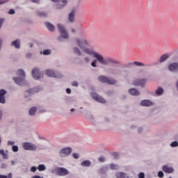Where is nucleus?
<instances>
[{
    "label": "nucleus",
    "mask_w": 178,
    "mask_h": 178,
    "mask_svg": "<svg viewBox=\"0 0 178 178\" xmlns=\"http://www.w3.org/2000/svg\"><path fill=\"white\" fill-rule=\"evenodd\" d=\"M76 44L77 45H79V47H80V48L82 49L83 52H86V54H88V55H92L94 58H97L98 62H99V63H101L102 65H109L111 63H112L113 65H119V63H120L119 60L113 58L108 57L105 59L104 56H102V55H101L100 54L97 53L90 49H87L88 43L86 42V40H76Z\"/></svg>",
    "instance_id": "1"
},
{
    "label": "nucleus",
    "mask_w": 178,
    "mask_h": 178,
    "mask_svg": "<svg viewBox=\"0 0 178 178\" xmlns=\"http://www.w3.org/2000/svg\"><path fill=\"white\" fill-rule=\"evenodd\" d=\"M18 76H21L22 78H13V80L18 86H23L24 84V77H26V73L23 70H19L17 72Z\"/></svg>",
    "instance_id": "2"
},
{
    "label": "nucleus",
    "mask_w": 178,
    "mask_h": 178,
    "mask_svg": "<svg viewBox=\"0 0 178 178\" xmlns=\"http://www.w3.org/2000/svg\"><path fill=\"white\" fill-rule=\"evenodd\" d=\"M98 80L100 81V83H107V84H116V80L111 78H108L105 76H99Z\"/></svg>",
    "instance_id": "3"
},
{
    "label": "nucleus",
    "mask_w": 178,
    "mask_h": 178,
    "mask_svg": "<svg viewBox=\"0 0 178 178\" xmlns=\"http://www.w3.org/2000/svg\"><path fill=\"white\" fill-rule=\"evenodd\" d=\"M51 1L57 3L56 5L57 9H63L64 6L67 5V0H51Z\"/></svg>",
    "instance_id": "4"
},
{
    "label": "nucleus",
    "mask_w": 178,
    "mask_h": 178,
    "mask_svg": "<svg viewBox=\"0 0 178 178\" xmlns=\"http://www.w3.org/2000/svg\"><path fill=\"white\" fill-rule=\"evenodd\" d=\"M32 76L35 80H40L42 77V73L38 68H33L32 70Z\"/></svg>",
    "instance_id": "5"
},
{
    "label": "nucleus",
    "mask_w": 178,
    "mask_h": 178,
    "mask_svg": "<svg viewBox=\"0 0 178 178\" xmlns=\"http://www.w3.org/2000/svg\"><path fill=\"white\" fill-rule=\"evenodd\" d=\"M57 26L58 29V31L61 34V37H63V38H69V34L66 31V29H65V26H63V25L60 24H58Z\"/></svg>",
    "instance_id": "6"
},
{
    "label": "nucleus",
    "mask_w": 178,
    "mask_h": 178,
    "mask_svg": "<svg viewBox=\"0 0 178 178\" xmlns=\"http://www.w3.org/2000/svg\"><path fill=\"white\" fill-rule=\"evenodd\" d=\"M56 172L58 176H66V175H69V170L64 168H57Z\"/></svg>",
    "instance_id": "7"
},
{
    "label": "nucleus",
    "mask_w": 178,
    "mask_h": 178,
    "mask_svg": "<svg viewBox=\"0 0 178 178\" xmlns=\"http://www.w3.org/2000/svg\"><path fill=\"white\" fill-rule=\"evenodd\" d=\"M23 148H24V149L29 150V151H35V149H37L35 145H34L33 143H24L23 144Z\"/></svg>",
    "instance_id": "8"
},
{
    "label": "nucleus",
    "mask_w": 178,
    "mask_h": 178,
    "mask_svg": "<svg viewBox=\"0 0 178 178\" xmlns=\"http://www.w3.org/2000/svg\"><path fill=\"white\" fill-rule=\"evenodd\" d=\"M70 154H72V148L70 147H65L62 149L60 152V155L61 156H67L68 155H70Z\"/></svg>",
    "instance_id": "9"
},
{
    "label": "nucleus",
    "mask_w": 178,
    "mask_h": 178,
    "mask_svg": "<svg viewBox=\"0 0 178 178\" xmlns=\"http://www.w3.org/2000/svg\"><path fill=\"white\" fill-rule=\"evenodd\" d=\"M46 74L49 77H56V79H60L62 77V75H59L51 70H46Z\"/></svg>",
    "instance_id": "10"
},
{
    "label": "nucleus",
    "mask_w": 178,
    "mask_h": 178,
    "mask_svg": "<svg viewBox=\"0 0 178 178\" xmlns=\"http://www.w3.org/2000/svg\"><path fill=\"white\" fill-rule=\"evenodd\" d=\"M77 12V8H72L70 13L68 15V20L71 23H74V16Z\"/></svg>",
    "instance_id": "11"
},
{
    "label": "nucleus",
    "mask_w": 178,
    "mask_h": 178,
    "mask_svg": "<svg viewBox=\"0 0 178 178\" xmlns=\"http://www.w3.org/2000/svg\"><path fill=\"white\" fill-rule=\"evenodd\" d=\"M92 97L95 99V101L100 102L101 104H105L106 102V100H105V99L102 98L101 96L95 93H92Z\"/></svg>",
    "instance_id": "12"
},
{
    "label": "nucleus",
    "mask_w": 178,
    "mask_h": 178,
    "mask_svg": "<svg viewBox=\"0 0 178 178\" xmlns=\"http://www.w3.org/2000/svg\"><path fill=\"white\" fill-rule=\"evenodd\" d=\"M5 95H6V90L3 89L0 90V104H5Z\"/></svg>",
    "instance_id": "13"
},
{
    "label": "nucleus",
    "mask_w": 178,
    "mask_h": 178,
    "mask_svg": "<svg viewBox=\"0 0 178 178\" xmlns=\"http://www.w3.org/2000/svg\"><path fill=\"white\" fill-rule=\"evenodd\" d=\"M146 81L145 79H136L134 81V86H140V87H144Z\"/></svg>",
    "instance_id": "14"
},
{
    "label": "nucleus",
    "mask_w": 178,
    "mask_h": 178,
    "mask_svg": "<svg viewBox=\"0 0 178 178\" xmlns=\"http://www.w3.org/2000/svg\"><path fill=\"white\" fill-rule=\"evenodd\" d=\"M127 66H129V67H131L133 66L143 67V66H145V64H144V63H143L141 62L135 61V62H129V63H128Z\"/></svg>",
    "instance_id": "15"
},
{
    "label": "nucleus",
    "mask_w": 178,
    "mask_h": 178,
    "mask_svg": "<svg viewBox=\"0 0 178 178\" xmlns=\"http://www.w3.org/2000/svg\"><path fill=\"white\" fill-rule=\"evenodd\" d=\"M168 69L170 72H178V63H174L170 64L168 66Z\"/></svg>",
    "instance_id": "16"
},
{
    "label": "nucleus",
    "mask_w": 178,
    "mask_h": 178,
    "mask_svg": "<svg viewBox=\"0 0 178 178\" xmlns=\"http://www.w3.org/2000/svg\"><path fill=\"white\" fill-rule=\"evenodd\" d=\"M162 169L165 173L170 174L175 172V169H173V168L169 167L168 165H163Z\"/></svg>",
    "instance_id": "17"
},
{
    "label": "nucleus",
    "mask_w": 178,
    "mask_h": 178,
    "mask_svg": "<svg viewBox=\"0 0 178 178\" xmlns=\"http://www.w3.org/2000/svg\"><path fill=\"white\" fill-rule=\"evenodd\" d=\"M140 105L141 106H152V102L148 99L142 100L140 102Z\"/></svg>",
    "instance_id": "18"
},
{
    "label": "nucleus",
    "mask_w": 178,
    "mask_h": 178,
    "mask_svg": "<svg viewBox=\"0 0 178 178\" xmlns=\"http://www.w3.org/2000/svg\"><path fill=\"white\" fill-rule=\"evenodd\" d=\"M115 177L117 178H129V176L124 172H118L115 174Z\"/></svg>",
    "instance_id": "19"
},
{
    "label": "nucleus",
    "mask_w": 178,
    "mask_h": 178,
    "mask_svg": "<svg viewBox=\"0 0 178 178\" xmlns=\"http://www.w3.org/2000/svg\"><path fill=\"white\" fill-rule=\"evenodd\" d=\"M11 45L17 48V49H19V48H20V41L19 40H14L12 42Z\"/></svg>",
    "instance_id": "20"
},
{
    "label": "nucleus",
    "mask_w": 178,
    "mask_h": 178,
    "mask_svg": "<svg viewBox=\"0 0 178 178\" xmlns=\"http://www.w3.org/2000/svg\"><path fill=\"white\" fill-rule=\"evenodd\" d=\"M129 93L131 95H140V92H138V90H137L136 88H131L129 90Z\"/></svg>",
    "instance_id": "21"
},
{
    "label": "nucleus",
    "mask_w": 178,
    "mask_h": 178,
    "mask_svg": "<svg viewBox=\"0 0 178 178\" xmlns=\"http://www.w3.org/2000/svg\"><path fill=\"white\" fill-rule=\"evenodd\" d=\"M46 26L49 31H54L55 30V26L49 22H46Z\"/></svg>",
    "instance_id": "22"
},
{
    "label": "nucleus",
    "mask_w": 178,
    "mask_h": 178,
    "mask_svg": "<svg viewBox=\"0 0 178 178\" xmlns=\"http://www.w3.org/2000/svg\"><path fill=\"white\" fill-rule=\"evenodd\" d=\"M81 166H86V167L90 166L91 165V161H88V160H85L81 163Z\"/></svg>",
    "instance_id": "23"
},
{
    "label": "nucleus",
    "mask_w": 178,
    "mask_h": 178,
    "mask_svg": "<svg viewBox=\"0 0 178 178\" xmlns=\"http://www.w3.org/2000/svg\"><path fill=\"white\" fill-rule=\"evenodd\" d=\"M156 95H162L163 94V88L159 87L156 90Z\"/></svg>",
    "instance_id": "24"
},
{
    "label": "nucleus",
    "mask_w": 178,
    "mask_h": 178,
    "mask_svg": "<svg viewBox=\"0 0 178 178\" xmlns=\"http://www.w3.org/2000/svg\"><path fill=\"white\" fill-rule=\"evenodd\" d=\"M169 58V55L168 54H163V56H161L160 58V62H165V60H166V59H168Z\"/></svg>",
    "instance_id": "25"
},
{
    "label": "nucleus",
    "mask_w": 178,
    "mask_h": 178,
    "mask_svg": "<svg viewBox=\"0 0 178 178\" xmlns=\"http://www.w3.org/2000/svg\"><path fill=\"white\" fill-rule=\"evenodd\" d=\"M35 112H37V108L32 107L29 109V115H32L35 114Z\"/></svg>",
    "instance_id": "26"
},
{
    "label": "nucleus",
    "mask_w": 178,
    "mask_h": 178,
    "mask_svg": "<svg viewBox=\"0 0 178 178\" xmlns=\"http://www.w3.org/2000/svg\"><path fill=\"white\" fill-rule=\"evenodd\" d=\"M74 52L75 55H78V56H81V51L77 47H74Z\"/></svg>",
    "instance_id": "27"
},
{
    "label": "nucleus",
    "mask_w": 178,
    "mask_h": 178,
    "mask_svg": "<svg viewBox=\"0 0 178 178\" xmlns=\"http://www.w3.org/2000/svg\"><path fill=\"white\" fill-rule=\"evenodd\" d=\"M110 168L112 169V170H118V169H119V166L114 163H111L110 165Z\"/></svg>",
    "instance_id": "28"
},
{
    "label": "nucleus",
    "mask_w": 178,
    "mask_h": 178,
    "mask_svg": "<svg viewBox=\"0 0 178 178\" xmlns=\"http://www.w3.org/2000/svg\"><path fill=\"white\" fill-rule=\"evenodd\" d=\"M35 92H38V90H35V89H30L26 92V94L30 95V94H35Z\"/></svg>",
    "instance_id": "29"
},
{
    "label": "nucleus",
    "mask_w": 178,
    "mask_h": 178,
    "mask_svg": "<svg viewBox=\"0 0 178 178\" xmlns=\"http://www.w3.org/2000/svg\"><path fill=\"white\" fill-rule=\"evenodd\" d=\"M38 169L41 172L42 170H45V165H39V166L38 167Z\"/></svg>",
    "instance_id": "30"
},
{
    "label": "nucleus",
    "mask_w": 178,
    "mask_h": 178,
    "mask_svg": "<svg viewBox=\"0 0 178 178\" xmlns=\"http://www.w3.org/2000/svg\"><path fill=\"white\" fill-rule=\"evenodd\" d=\"M12 150L13 151V152H17V151H19V147L16 145H13L12 147Z\"/></svg>",
    "instance_id": "31"
},
{
    "label": "nucleus",
    "mask_w": 178,
    "mask_h": 178,
    "mask_svg": "<svg viewBox=\"0 0 178 178\" xmlns=\"http://www.w3.org/2000/svg\"><path fill=\"white\" fill-rule=\"evenodd\" d=\"M170 146L172 147H178L177 141H174V142L171 143Z\"/></svg>",
    "instance_id": "32"
},
{
    "label": "nucleus",
    "mask_w": 178,
    "mask_h": 178,
    "mask_svg": "<svg viewBox=\"0 0 178 178\" xmlns=\"http://www.w3.org/2000/svg\"><path fill=\"white\" fill-rule=\"evenodd\" d=\"M138 177L139 178H145V174H144V172H140L138 174Z\"/></svg>",
    "instance_id": "33"
},
{
    "label": "nucleus",
    "mask_w": 178,
    "mask_h": 178,
    "mask_svg": "<svg viewBox=\"0 0 178 178\" xmlns=\"http://www.w3.org/2000/svg\"><path fill=\"white\" fill-rule=\"evenodd\" d=\"M38 16H40V17H42V16H45V13L43 12L39 11L38 12Z\"/></svg>",
    "instance_id": "34"
},
{
    "label": "nucleus",
    "mask_w": 178,
    "mask_h": 178,
    "mask_svg": "<svg viewBox=\"0 0 178 178\" xmlns=\"http://www.w3.org/2000/svg\"><path fill=\"white\" fill-rule=\"evenodd\" d=\"M37 171V167L33 166L31 168V172H33V173Z\"/></svg>",
    "instance_id": "35"
},
{
    "label": "nucleus",
    "mask_w": 178,
    "mask_h": 178,
    "mask_svg": "<svg viewBox=\"0 0 178 178\" xmlns=\"http://www.w3.org/2000/svg\"><path fill=\"white\" fill-rule=\"evenodd\" d=\"M113 156H114L115 158V159H118V158H119V153L113 152Z\"/></svg>",
    "instance_id": "36"
},
{
    "label": "nucleus",
    "mask_w": 178,
    "mask_h": 178,
    "mask_svg": "<svg viewBox=\"0 0 178 178\" xmlns=\"http://www.w3.org/2000/svg\"><path fill=\"white\" fill-rule=\"evenodd\" d=\"M158 177H160V178L163 177V172L159 171V172H158Z\"/></svg>",
    "instance_id": "37"
},
{
    "label": "nucleus",
    "mask_w": 178,
    "mask_h": 178,
    "mask_svg": "<svg viewBox=\"0 0 178 178\" xmlns=\"http://www.w3.org/2000/svg\"><path fill=\"white\" fill-rule=\"evenodd\" d=\"M72 156H73V158H74L75 159H79V154H76V153H74V154H72Z\"/></svg>",
    "instance_id": "38"
},
{
    "label": "nucleus",
    "mask_w": 178,
    "mask_h": 178,
    "mask_svg": "<svg viewBox=\"0 0 178 178\" xmlns=\"http://www.w3.org/2000/svg\"><path fill=\"white\" fill-rule=\"evenodd\" d=\"M72 86L73 87H78L79 86V83H77V81H74L72 83Z\"/></svg>",
    "instance_id": "39"
},
{
    "label": "nucleus",
    "mask_w": 178,
    "mask_h": 178,
    "mask_svg": "<svg viewBox=\"0 0 178 178\" xmlns=\"http://www.w3.org/2000/svg\"><path fill=\"white\" fill-rule=\"evenodd\" d=\"M91 66H92V67H97V60H94L93 62H92Z\"/></svg>",
    "instance_id": "40"
},
{
    "label": "nucleus",
    "mask_w": 178,
    "mask_h": 178,
    "mask_svg": "<svg viewBox=\"0 0 178 178\" xmlns=\"http://www.w3.org/2000/svg\"><path fill=\"white\" fill-rule=\"evenodd\" d=\"M6 2H9V0H0V5H3V3H6Z\"/></svg>",
    "instance_id": "41"
},
{
    "label": "nucleus",
    "mask_w": 178,
    "mask_h": 178,
    "mask_svg": "<svg viewBox=\"0 0 178 178\" xmlns=\"http://www.w3.org/2000/svg\"><path fill=\"white\" fill-rule=\"evenodd\" d=\"M99 162H105V157L102 156L98 159Z\"/></svg>",
    "instance_id": "42"
},
{
    "label": "nucleus",
    "mask_w": 178,
    "mask_h": 178,
    "mask_svg": "<svg viewBox=\"0 0 178 178\" xmlns=\"http://www.w3.org/2000/svg\"><path fill=\"white\" fill-rule=\"evenodd\" d=\"M15 10L13 9H10L9 11H8V13L9 15H15Z\"/></svg>",
    "instance_id": "43"
},
{
    "label": "nucleus",
    "mask_w": 178,
    "mask_h": 178,
    "mask_svg": "<svg viewBox=\"0 0 178 178\" xmlns=\"http://www.w3.org/2000/svg\"><path fill=\"white\" fill-rule=\"evenodd\" d=\"M45 55H51V50L50 49H46L45 50Z\"/></svg>",
    "instance_id": "44"
},
{
    "label": "nucleus",
    "mask_w": 178,
    "mask_h": 178,
    "mask_svg": "<svg viewBox=\"0 0 178 178\" xmlns=\"http://www.w3.org/2000/svg\"><path fill=\"white\" fill-rule=\"evenodd\" d=\"M32 3H40V0H30Z\"/></svg>",
    "instance_id": "45"
},
{
    "label": "nucleus",
    "mask_w": 178,
    "mask_h": 178,
    "mask_svg": "<svg viewBox=\"0 0 178 178\" xmlns=\"http://www.w3.org/2000/svg\"><path fill=\"white\" fill-rule=\"evenodd\" d=\"M3 22H5V19H0V29L2 27V24H3Z\"/></svg>",
    "instance_id": "46"
},
{
    "label": "nucleus",
    "mask_w": 178,
    "mask_h": 178,
    "mask_svg": "<svg viewBox=\"0 0 178 178\" xmlns=\"http://www.w3.org/2000/svg\"><path fill=\"white\" fill-rule=\"evenodd\" d=\"M84 60L86 63H88V62H90V58L89 57H86L84 58Z\"/></svg>",
    "instance_id": "47"
},
{
    "label": "nucleus",
    "mask_w": 178,
    "mask_h": 178,
    "mask_svg": "<svg viewBox=\"0 0 178 178\" xmlns=\"http://www.w3.org/2000/svg\"><path fill=\"white\" fill-rule=\"evenodd\" d=\"M8 145H15V142L9 140L8 142Z\"/></svg>",
    "instance_id": "48"
},
{
    "label": "nucleus",
    "mask_w": 178,
    "mask_h": 178,
    "mask_svg": "<svg viewBox=\"0 0 178 178\" xmlns=\"http://www.w3.org/2000/svg\"><path fill=\"white\" fill-rule=\"evenodd\" d=\"M3 159H8V154H6V153H4L3 155H2Z\"/></svg>",
    "instance_id": "49"
},
{
    "label": "nucleus",
    "mask_w": 178,
    "mask_h": 178,
    "mask_svg": "<svg viewBox=\"0 0 178 178\" xmlns=\"http://www.w3.org/2000/svg\"><path fill=\"white\" fill-rule=\"evenodd\" d=\"M66 92H67V94H71L72 90H70V88H67L66 89Z\"/></svg>",
    "instance_id": "50"
},
{
    "label": "nucleus",
    "mask_w": 178,
    "mask_h": 178,
    "mask_svg": "<svg viewBox=\"0 0 178 178\" xmlns=\"http://www.w3.org/2000/svg\"><path fill=\"white\" fill-rule=\"evenodd\" d=\"M26 57L28 58V59H30V58H31V54L29 53L26 55Z\"/></svg>",
    "instance_id": "51"
},
{
    "label": "nucleus",
    "mask_w": 178,
    "mask_h": 178,
    "mask_svg": "<svg viewBox=\"0 0 178 178\" xmlns=\"http://www.w3.org/2000/svg\"><path fill=\"white\" fill-rule=\"evenodd\" d=\"M31 178H44L42 177L38 176V175H34L33 177H32Z\"/></svg>",
    "instance_id": "52"
},
{
    "label": "nucleus",
    "mask_w": 178,
    "mask_h": 178,
    "mask_svg": "<svg viewBox=\"0 0 178 178\" xmlns=\"http://www.w3.org/2000/svg\"><path fill=\"white\" fill-rule=\"evenodd\" d=\"M5 154V152L3 151V149H0V155H3Z\"/></svg>",
    "instance_id": "53"
},
{
    "label": "nucleus",
    "mask_w": 178,
    "mask_h": 178,
    "mask_svg": "<svg viewBox=\"0 0 178 178\" xmlns=\"http://www.w3.org/2000/svg\"><path fill=\"white\" fill-rule=\"evenodd\" d=\"M0 178H8V177H6V175H0Z\"/></svg>",
    "instance_id": "54"
},
{
    "label": "nucleus",
    "mask_w": 178,
    "mask_h": 178,
    "mask_svg": "<svg viewBox=\"0 0 178 178\" xmlns=\"http://www.w3.org/2000/svg\"><path fill=\"white\" fill-rule=\"evenodd\" d=\"M7 178H12V173H9L7 176Z\"/></svg>",
    "instance_id": "55"
},
{
    "label": "nucleus",
    "mask_w": 178,
    "mask_h": 178,
    "mask_svg": "<svg viewBox=\"0 0 178 178\" xmlns=\"http://www.w3.org/2000/svg\"><path fill=\"white\" fill-rule=\"evenodd\" d=\"M138 131V133H141V131H143V128H139Z\"/></svg>",
    "instance_id": "56"
},
{
    "label": "nucleus",
    "mask_w": 178,
    "mask_h": 178,
    "mask_svg": "<svg viewBox=\"0 0 178 178\" xmlns=\"http://www.w3.org/2000/svg\"><path fill=\"white\" fill-rule=\"evenodd\" d=\"M1 118H2V111H0V120H1Z\"/></svg>",
    "instance_id": "57"
},
{
    "label": "nucleus",
    "mask_w": 178,
    "mask_h": 178,
    "mask_svg": "<svg viewBox=\"0 0 178 178\" xmlns=\"http://www.w3.org/2000/svg\"><path fill=\"white\" fill-rule=\"evenodd\" d=\"M1 47H2V40H0V49H1Z\"/></svg>",
    "instance_id": "58"
},
{
    "label": "nucleus",
    "mask_w": 178,
    "mask_h": 178,
    "mask_svg": "<svg viewBox=\"0 0 178 178\" xmlns=\"http://www.w3.org/2000/svg\"><path fill=\"white\" fill-rule=\"evenodd\" d=\"M72 31L73 33H76V30H75L74 29H72Z\"/></svg>",
    "instance_id": "59"
},
{
    "label": "nucleus",
    "mask_w": 178,
    "mask_h": 178,
    "mask_svg": "<svg viewBox=\"0 0 178 178\" xmlns=\"http://www.w3.org/2000/svg\"><path fill=\"white\" fill-rule=\"evenodd\" d=\"M1 168H6L5 164H2V165H1Z\"/></svg>",
    "instance_id": "60"
},
{
    "label": "nucleus",
    "mask_w": 178,
    "mask_h": 178,
    "mask_svg": "<svg viewBox=\"0 0 178 178\" xmlns=\"http://www.w3.org/2000/svg\"><path fill=\"white\" fill-rule=\"evenodd\" d=\"M70 111L71 112H74V108H71Z\"/></svg>",
    "instance_id": "61"
},
{
    "label": "nucleus",
    "mask_w": 178,
    "mask_h": 178,
    "mask_svg": "<svg viewBox=\"0 0 178 178\" xmlns=\"http://www.w3.org/2000/svg\"><path fill=\"white\" fill-rule=\"evenodd\" d=\"M30 48H33V43L30 44Z\"/></svg>",
    "instance_id": "62"
},
{
    "label": "nucleus",
    "mask_w": 178,
    "mask_h": 178,
    "mask_svg": "<svg viewBox=\"0 0 178 178\" xmlns=\"http://www.w3.org/2000/svg\"><path fill=\"white\" fill-rule=\"evenodd\" d=\"M176 86H177V90H178V81H177Z\"/></svg>",
    "instance_id": "63"
},
{
    "label": "nucleus",
    "mask_w": 178,
    "mask_h": 178,
    "mask_svg": "<svg viewBox=\"0 0 178 178\" xmlns=\"http://www.w3.org/2000/svg\"><path fill=\"white\" fill-rule=\"evenodd\" d=\"M42 54H43V55H45V50H44V51H42Z\"/></svg>",
    "instance_id": "64"
}]
</instances>
